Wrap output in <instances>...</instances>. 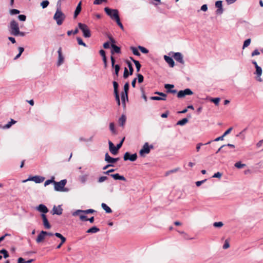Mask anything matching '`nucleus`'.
<instances>
[{
	"label": "nucleus",
	"mask_w": 263,
	"mask_h": 263,
	"mask_svg": "<svg viewBox=\"0 0 263 263\" xmlns=\"http://www.w3.org/2000/svg\"><path fill=\"white\" fill-rule=\"evenodd\" d=\"M119 160V158H114L111 157L108 153H106L105 155V161L109 163H115Z\"/></svg>",
	"instance_id": "ddd939ff"
},
{
	"label": "nucleus",
	"mask_w": 263,
	"mask_h": 263,
	"mask_svg": "<svg viewBox=\"0 0 263 263\" xmlns=\"http://www.w3.org/2000/svg\"><path fill=\"white\" fill-rule=\"evenodd\" d=\"M9 28L11 34L17 36V34L18 33V30H20L17 22L14 20H12L10 23Z\"/></svg>",
	"instance_id": "f03ea898"
},
{
	"label": "nucleus",
	"mask_w": 263,
	"mask_h": 263,
	"mask_svg": "<svg viewBox=\"0 0 263 263\" xmlns=\"http://www.w3.org/2000/svg\"><path fill=\"white\" fill-rule=\"evenodd\" d=\"M130 74H129V72L128 71V69H127V68L125 67L124 68V73H123V77L124 79H126L127 78H128V77L129 76Z\"/></svg>",
	"instance_id": "3c124183"
},
{
	"label": "nucleus",
	"mask_w": 263,
	"mask_h": 263,
	"mask_svg": "<svg viewBox=\"0 0 263 263\" xmlns=\"http://www.w3.org/2000/svg\"><path fill=\"white\" fill-rule=\"evenodd\" d=\"M221 176H222V173L218 172L214 174V175L213 176V177L220 178Z\"/></svg>",
	"instance_id": "e2e57ef3"
},
{
	"label": "nucleus",
	"mask_w": 263,
	"mask_h": 263,
	"mask_svg": "<svg viewBox=\"0 0 263 263\" xmlns=\"http://www.w3.org/2000/svg\"><path fill=\"white\" fill-rule=\"evenodd\" d=\"M10 13L11 15L17 14L20 13V11L17 9H13L10 10Z\"/></svg>",
	"instance_id": "603ef678"
},
{
	"label": "nucleus",
	"mask_w": 263,
	"mask_h": 263,
	"mask_svg": "<svg viewBox=\"0 0 263 263\" xmlns=\"http://www.w3.org/2000/svg\"><path fill=\"white\" fill-rule=\"evenodd\" d=\"M62 212H63V209H62L61 205H59L58 206H56L55 205H54L53 207V209H52V214L53 215L56 214V215H60L62 214Z\"/></svg>",
	"instance_id": "6ab92c4d"
},
{
	"label": "nucleus",
	"mask_w": 263,
	"mask_h": 263,
	"mask_svg": "<svg viewBox=\"0 0 263 263\" xmlns=\"http://www.w3.org/2000/svg\"><path fill=\"white\" fill-rule=\"evenodd\" d=\"M110 41L111 42V47L112 48V50L111 51V53L112 54H114V53H120L121 52L120 48L116 45L114 44L115 43V40L112 37H109Z\"/></svg>",
	"instance_id": "9d476101"
},
{
	"label": "nucleus",
	"mask_w": 263,
	"mask_h": 263,
	"mask_svg": "<svg viewBox=\"0 0 263 263\" xmlns=\"http://www.w3.org/2000/svg\"><path fill=\"white\" fill-rule=\"evenodd\" d=\"M150 99L152 100H165V98H161V97L157 96L151 97Z\"/></svg>",
	"instance_id": "6e6d98bb"
},
{
	"label": "nucleus",
	"mask_w": 263,
	"mask_h": 263,
	"mask_svg": "<svg viewBox=\"0 0 263 263\" xmlns=\"http://www.w3.org/2000/svg\"><path fill=\"white\" fill-rule=\"evenodd\" d=\"M77 40L78 41V43L79 45L83 46L84 47L87 46L86 44L83 41L81 37H78L77 38Z\"/></svg>",
	"instance_id": "ea45409f"
},
{
	"label": "nucleus",
	"mask_w": 263,
	"mask_h": 263,
	"mask_svg": "<svg viewBox=\"0 0 263 263\" xmlns=\"http://www.w3.org/2000/svg\"><path fill=\"white\" fill-rule=\"evenodd\" d=\"M115 74L117 77H118L119 75V72L120 69V66L119 65H116L115 66Z\"/></svg>",
	"instance_id": "79ce46f5"
},
{
	"label": "nucleus",
	"mask_w": 263,
	"mask_h": 263,
	"mask_svg": "<svg viewBox=\"0 0 263 263\" xmlns=\"http://www.w3.org/2000/svg\"><path fill=\"white\" fill-rule=\"evenodd\" d=\"M230 247L229 242L228 240H226L224 242V243L223 246V249H227Z\"/></svg>",
	"instance_id": "052dcab7"
},
{
	"label": "nucleus",
	"mask_w": 263,
	"mask_h": 263,
	"mask_svg": "<svg viewBox=\"0 0 263 263\" xmlns=\"http://www.w3.org/2000/svg\"><path fill=\"white\" fill-rule=\"evenodd\" d=\"M41 217L43 219V225L44 227L47 229H49L51 228V225L50 224L48 220L47 219V216L44 214H41Z\"/></svg>",
	"instance_id": "2eb2a0df"
},
{
	"label": "nucleus",
	"mask_w": 263,
	"mask_h": 263,
	"mask_svg": "<svg viewBox=\"0 0 263 263\" xmlns=\"http://www.w3.org/2000/svg\"><path fill=\"white\" fill-rule=\"evenodd\" d=\"M226 147V145H222L217 151V152H216V154H217L218 153H219V152L221 151L223 153H227V151H226V150H224V148Z\"/></svg>",
	"instance_id": "5fc2aeb1"
},
{
	"label": "nucleus",
	"mask_w": 263,
	"mask_h": 263,
	"mask_svg": "<svg viewBox=\"0 0 263 263\" xmlns=\"http://www.w3.org/2000/svg\"><path fill=\"white\" fill-rule=\"evenodd\" d=\"M101 206L107 213H110L112 212L111 209L106 204L102 203L101 204Z\"/></svg>",
	"instance_id": "cd10ccee"
},
{
	"label": "nucleus",
	"mask_w": 263,
	"mask_h": 263,
	"mask_svg": "<svg viewBox=\"0 0 263 263\" xmlns=\"http://www.w3.org/2000/svg\"><path fill=\"white\" fill-rule=\"evenodd\" d=\"M100 231V229L98 228L97 227L94 226L92 228L88 229L86 231L87 233H96Z\"/></svg>",
	"instance_id": "bb28decb"
},
{
	"label": "nucleus",
	"mask_w": 263,
	"mask_h": 263,
	"mask_svg": "<svg viewBox=\"0 0 263 263\" xmlns=\"http://www.w3.org/2000/svg\"><path fill=\"white\" fill-rule=\"evenodd\" d=\"M154 146L153 145H149L147 142L144 144L142 148L139 152L141 156H143L144 154H148L149 153L151 149H153Z\"/></svg>",
	"instance_id": "423d86ee"
},
{
	"label": "nucleus",
	"mask_w": 263,
	"mask_h": 263,
	"mask_svg": "<svg viewBox=\"0 0 263 263\" xmlns=\"http://www.w3.org/2000/svg\"><path fill=\"white\" fill-rule=\"evenodd\" d=\"M137 158V155L136 153L131 155L128 152H126L123 157L124 161L129 160L132 162L136 161Z\"/></svg>",
	"instance_id": "1a4fd4ad"
},
{
	"label": "nucleus",
	"mask_w": 263,
	"mask_h": 263,
	"mask_svg": "<svg viewBox=\"0 0 263 263\" xmlns=\"http://www.w3.org/2000/svg\"><path fill=\"white\" fill-rule=\"evenodd\" d=\"M54 177L52 176L50 179L47 180L45 183H44V186H46L47 185H49L50 183H53L54 182Z\"/></svg>",
	"instance_id": "473e14b6"
},
{
	"label": "nucleus",
	"mask_w": 263,
	"mask_h": 263,
	"mask_svg": "<svg viewBox=\"0 0 263 263\" xmlns=\"http://www.w3.org/2000/svg\"><path fill=\"white\" fill-rule=\"evenodd\" d=\"M66 183H67L66 179H63L59 182L54 181V190L56 191H59V192L67 191V190L64 187Z\"/></svg>",
	"instance_id": "7ed1b4c3"
},
{
	"label": "nucleus",
	"mask_w": 263,
	"mask_h": 263,
	"mask_svg": "<svg viewBox=\"0 0 263 263\" xmlns=\"http://www.w3.org/2000/svg\"><path fill=\"white\" fill-rule=\"evenodd\" d=\"M251 43V39H248L247 40H246L244 43H243V49L245 48L246 47H248V46H249V45Z\"/></svg>",
	"instance_id": "a18cd8bd"
},
{
	"label": "nucleus",
	"mask_w": 263,
	"mask_h": 263,
	"mask_svg": "<svg viewBox=\"0 0 263 263\" xmlns=\"http://www.w3.org/2000/svg\"><path fill=\"white\" fill-rule=\"evenodd\" d=\"M164 59L171 67H173L174 66L175 63L172 58L167 55H164Z\"/></svg>",
	"instance_id": "412c9836"
},
{
	"label": "nucleus",
	"mask_w": 263,
	"mask_h": 263,
	"mask_svg": "<svg viewBox=\"0 0 263 263\" xmlns=\"http://www.w3.org/2000/svg\"><path fill=\"white\" fill-rule=\"evenodd\" d=\"M0 254H3L5 258H7L9 256L8 251L5 249L0 250Z\"/></svg>",
	"instance_id": "e433bc0d"
},
{
	"label": "nucleus",
	"mask_w": 263,
	"mask_h": 263,
	"mask_svg": "<svg viewBox=\"0 0 263 263\" xmlns=\"http://www.w3.org/2000/svg\"><path fill=\"white\" fill-rule=\"evenodd\" d=\"M215 6L217 8L216 11L217 14H221L223 13V10L222 8V1H218L215 3Z\"/></svg>",
	"instance_id": "4468645a"
},
{
	"label": "nucleus",
	"mask_w": 263,
	"mask_h": 263,
	"mask_svg": "<svg viewBox=\"0 0 263 263\" xmlns=\"http://www.w3.org/2000/svg\"><path fill=\"white\" fill-rule=\"evenodd\" d=\"M36 210L38 211L43 213L42 214H45L48 212V209L46 207V205L43 204H39L36 207Z\"/></svg>",
	"instance_id": "a211bd4d"
},
{
	"label": "nucleus",
	"mask_w": 263,
	"mask_h": 263,
	"mask_svg": "<svg viewBox=\"0 0 263 263\" xmlns=\"http://www.w3.org/2000/svg\"><path fill=\"white\" fill-rule=\"evenodd\" d=\"M138 48L143 53H147L148 52V50L146 48H144V47L139 46Z\"/></svg>",
	"instance_id": "8fccbe9b"
},
{
	"label": "nucleus",
	"mask_w": 263,
	"mask_h": 263,
	"mask_svg": "<svg viewBox=\"0 0 263 263\" xmlns=\"http://www.w3.org/2000/svg\"><path fill=\"white\" fill-rule=\"evenodd\" d=\"M18 18L21 21H25L26 20V16L25 15L21 14L18 16Z\"/></svg>",
	"instance_id": "13d9d810"
},
{
	"label": "nucleus",
	"mask_w": 263,
	"mask_h": 263,
	"mask_svg": "<svg viewBox=\"0 0 263 263\" xmlns=\"http://www.w3.org/2000/svg\"><path fill=\"white\" fill-rule=\"evenodd\" d=\"M107 0H95L93 1L94 5H101L103 2H106Z\"/></svg>",
	"instance_id": "4d7b16f0"
},
{
	"label": "nucleus",
	"mask_w": 263,
	"mask_h": 263,
	"mask_svg": "<svg viewBox=\"0 0 263 263\" xmlns=\"http://www.w3.org/2000/svg\"><path fill=\"white\" fill-rule=\"evenodd\" d=\"M109 129L112 133H114V134L116 133V131L115 130V125H114V123L112 122L109 124Z\"/></svg>",
	"instance_id": "49530a36"
},
{
	"label": "nucleus",
	"mask_w": 263,
	"mask_h": 263,
	"mask_svg": "<svg viewBox=\"0 0 263 263\" xmlns=\"http://www.w3.org/2000/svg\"><path fill=\"white\" fill-rule=\"evenodd\" d=\"M65 18V14L59 10H57L56 12L53 16V19L56 21V22L58 25H61L63 23L64 20Z\"/></svg>",
	"instance_id": "20e7f679"
},
{
	"label": "nucleus",
	"mask_w": 263,
	"mask_h": 263,
	"mask_svg": "<svg viewBox=\"0 0 263 263\" xmlns=\"http://www.w3.org/2000/svg\"><path fill=\"white\" fill-rule=\"evenodd\" d=\"M81 5H82L81 2H80L79 3V4H78V5L76 7V9L74 11V15H73L74 18H76L77 17V16L80 13L81 9H82Z\"/></svg>",
	"instance_id": "4be33fe9"
},
{
	"label": "nucleus",
	"mask_w": 263,
	"mask_h": 263,
	"mask_svg": "<svg viewBox=\"0 0 263 263\" xmlns=\"http://www.w3.org/2000/svg\"><path fill=\"white\" fill-rule=\"evenodd\" d=\"M129 86V83L127 82L124 84V92L123 93L128 94Z\"/></svg>",
	"instance_id": "09e8293b"
},
{
	"label": "nucleus",
	"mask_w": 263,
	"mask_h": 263,
	"mask_svg": "<svg viewBox=\"0 0 263 263\" xmlns=\"http://www.w3.org/2000/svg\"><path fill=\"white\" fill-rule=\"evenodd\" d=\"M263 144V139L259 141L256 144V146L257 148H259L262 146Z\"/></svg>",
	"instance_id": "774afa93"
},
{
	"label": "nucleus",
	"mask_w": 263,
	"mask_h": 263,
	"mask_svg": "<svg viewBox=\"0 0 263 263\" xmlns=\"http://www.w3.org/2000/svg\"><path fill=\"white\" fill-rule=\"evenodd\" d=\"M104 11L112 19H115V14H119V12L117 9H111L108 7H105Z\"/></svg>",
	"instance_id": "9b49d317"
},
{
	"label": "nucleus",
	"mask_w": 263,
	"mask_h": 263,
	"mask_svg": "<svg viewBox=\"0 0 263 263\" xmlns=\"http://www.w3.org/2000/svg\"><path fill=\"white\" fill-rule=\"evenodd\" d=\"M130 59L133 61V62L134 63V64H135V65L136 66L137 71L139 72L140 71V68L141 67V65L140 64L139 62L138 61L134 60L132 58H130Z\"/></svg>",
	"instance_id": "c85d7f7f"
},
{
	"label": "nucleus",
	"mask_w": 263,
	"mask_h": 263,
	"mask_svg": "<svg viewBox=\"0 0 263 263\" xmlns=\"http://www.w3.org/2000/svg\"><path fill=\"white\" fill-rule=\"evenodd\" d=\"M115 99L116 101L117 102L118 106L120 105V97L118 93H115Z\"/></svg>",
	"instance_id": "bf43d9fd"
},
{
	"label": "nucleus",
	"mask_w": 263,
	"mask_h": 263,
	"mask_svg": "<svg viewBox=\"0 0 263 263\" xmlns=\"http://www.w3.org/2000/svg\"><path fill=\"white\" fill-rule=\"evenodd\" d=\"M108 179V178L106 176H101L99 178L98 180V182L99 183H102L104 182V181Z\"/></svg>",
	"instance_id": "864d4df0"
},
{
	"label": "nucleus",
	"mask_w": 263,
	"mask_h": 263,
	"mask_svg": "<svg viewBox=\"0 0 263 263\" xmlns=\"http://www.w3.org/2000/svg\"><path fill=\"white\" fill-rule=\"evenodd\" d=\"M110 176L112 177L115 180H120L125 181L126 180V178L123 176H121L118 173L111 174Z\"/></svg>",
	"instance_id": "5701e85b"
},
{
	"label": "nucleus",
	"mask_w": 263,
	"mask_h": 263,
	"mask_svg": "<svg viewBox=\"0 0 263 263\" xmlns=\"http://www.w3.org/2000/svg\"><path fill=\"white\" fill-rule=\"evenodd\" d=\"M126 117L124 115H122L119 119V124L121 126H124L126 122Z\"/></svg>",
	"instance_id": "b1692460"
},
{
	"label": "nucleus",
	"mask_w": 263,
	"mask_h": 263,
	"mask_svg": "<svg viewBox=\"0 0 263 263\" xmlns=\"http://www.w3.org/2000/svg\"><path fill=\"white\" fill-rule=\"evenodd\" d=\"M115 20H116L117 24L119 25V26L120 27V28L122 30H124V27L122 25V24L121 23V21H120V17H119V14H115Z\"/></svg>",
	"instance_id": "393cba45"
},
{
	"label": "nucleus",
	"mask_w": 263,
	"mask_h": 263,
	"mask_svg": "<svg viewBox=\"0 0 263 263\" xmlns=\"http://www.w3.org/2000/svg\"><path fill=\"white\" fill-rule=\"evenodd\" d=\"M112 83H113V86H114V93H118V86H119L118 83L116 81H114L112 82Z\"/></svg>",
	"instance_id": "4c0bfd02"
},
{
	"label": "nucleus",
	"mask_w": 263,
	"mask_h": 263,
	"mask_svg": "<svg viewBox=\"0 0 263 263\" xmlns=\"http://www.w3.org/2000/svg\"><path fill=\"white\" fill-rule=\"evenodd\" d=\"M174 58L176 61L178 62L179 63L183 64L184 61L183 59V55L180 52H176L174 53L173 55Z\"/></svg>",
	"instance_id": "dca6fc26"
},
{
	"label": "nucleus",
	"mask_w": 263,
	"mask_h": 263,
	"mask_svg": "<svg viewBox=\"0 0 263 263\" xmlns=\"http://www.w3.org/2000/svg\"><path fill=\"white\" fill-rule=\"evenodd\" d=\"M188 122V119L187 118H183L181 120H179L177 122V125H184Z\"/></svg>",
	"instance_id": "2f4dec72"
},
{
	"label": "nucleus",
	"mask_w": 263,
	"mask_h": 263,
	"mask_svg": "<svg viewBox=\"0 0 263 263\" xmlns=\"http://www.w3.org/2000/svg\"><path fill=\"white\" fill-rule=\"evenodd\" d=\"M223 226V223L221 222H215L213 223V226L216 228H221Z\"/></svg>",
	"instance_id": "c03bdc74"
},
{
	"label": "nucleus",
	"mask_w": 263,
	"mask_h": 263,
	"mask_svg": "<svg viewBox=\"0 0 263 263\" xmlns=\"http://www.w3.org/2000/svg\"><path fill=\"white\" fill-rule=\"evenodd\" d=\"M174 87V85L173 84H165V85H164V88L165 89H166L167 90L171 89V88H173Z\"/></svg>",
	"instance_id": "680f3d73"
},
{
	"label": "nucleus",
	"mask_w": 263,
	"mask_h": 263,
	"mask_svg": "<svg viewBox=\"0 0 263 263\" xmlns=\"http://www.w3.org/2000/svg\"><path fill=\"white\" fill-rule=\"evenodd\" d=\"M78 26L83 32V35L84 37L89 38L91 36L90 31L86 24L79 23H78Z\"/></svg>",
	"instance_id": "39448f33"
},
{
	"label": "nucleus",
	"mask_w": 263,
	"mask_h": 263,
	"mask_svg": "<svg viewBox=\"0 0 263 263\" xmlns=\"http://www.w3.org/2000/svg\"><path fill=\"white\" fill-rule=\"evenodd\" d=\"M109 149L110 153L113 155H116L118 153L119 149L117 146H115L114 144L110 141H108Z\"/></svg>",
	"instance_id": "f3484780"
},
{
	"label": "nucleus",
	"mask_w": 263,
	"mask_h": 263,
	"mask_svg": "<svg viewBox=\"0 0 263 263\" xmlns=\"http://www.w3.org/2000/svg\"><path fill=\"white\" fill-rule=\"evenodd\" d=\"M58 60L57 62V66H60L61 65H62L64 60V58L62 55V48L60 47L59 48V50H58Z\"/></svg>",
	"instance_id": "f8f14e48"
},
{
	"label": "nucleus",
	"mask_w": 263,
	"mask_h": 263,
	"mask_svg": "<svg viewBox=\"0 0 263 263\" xmlns=\"http://www.w3.org/2000/svg\"><path fill=\"white\" fill-rule=\"evenodd\" d=\"M45 179L44 177L39 176H34L33 177H30L28 178L27 179L23 180V182H26L28 181H33L36 183H40L42 182Z\"/></svg>",
	"instance_id": "0eeeda50"
},
{
	"label": "nucleus",
	"mask_w": 263,
	"mask_h": 263,
	"mask_svg": "<svg viewBox=\"0 0 263 263\" xmlns=\"http://www.w3.org/2000/svg\"><path fill=\"white\" fill-rule=\"evenodd\" d=\"M15 123H16L15 121H14L13 119H11L10 122H9L7 124H6L4 126V128H10L12 126V124H14Z\"/></svg>",
	"instance_id": "c9c22d12"
},
{
	"label": "nucleus",
	"mask_w": 263,
	"mask_h": 263,
	"mask_svg": "<svg viewBox=\"0 0 263 263\" xmlns=\"http://www.w3.org/2000/svg\"><path fill=\"white\" fill-rule=\"evenodd\" d=\"M137 78H138V82L139 83H141L142 82H143L144 78H143V76L141 74L138 73Z\"/></svg>",
	"instance_id": "de8ad7c7"
},
{
	"label": "nucleus",
	"mask_w": 263,
	"mask_h": 263,
	"mask_svg": "<svg viewBox=\"0 0 263 263\" xmlns=\"http://www.w3.org/2000/svg\"><path fill=\"white\" fill-rule=\"evenodd\" d=\"M94 212H95V211L93 209H88L86 210H77L73 212L72 215L73 216L79 215L81 221H88V218L84 214H92Z\"/></svg>",
	"instance_id": "f257e3e1"
},
{
	"label": "nucleus",
	"mask_w": 263,
	"mask_h": 263,
	"mask_svg": "<svg viewBox=\"0 0 263 263\" xmlns=\"http://www.w3.org/2000/svg\"><path fill=\"white\" fill-rule=\"evenodd\" d=\"M128 67L129 68V71H128L129 72V74L130 75H132L133 73L134 69H133V67L132 66V64L129 62H128Z\"/></svg>",
	"instance_id": "37998d69"
},
{
	"label": "nucleus",
	"mask_w": 263,
	"mask_h": 263,
	"mask_svg": "<svg viewBox=\"0 0 263 263\" xmlns=\"http://www.w3.org/2000/svg\"><path fill=\"white\" fill-rule=\"evenodd\" d=\"M88 175H84L79 177V180L82 183H85L88 179Z\"/></svg>",
	"instance_id": "7c9ffc66"
},
{
	"label": "nucleus",
	"mask_w": 263,
	"mask_h": 263,
	"mask_svg": "<svg viewBox=\"0 0 263 263\" xmlns=\"http://www.w3.org/2000/svg\"><path fill=\"white\" fill-rule=\"evenodd\" d=\"M49 4V1L48 0H45L41 3V6L42 7L43 9H45L48 7Z\"/></svg>",
	"instance_id": "f704fd0d"
},
{
	"label": "nucleus",
	"mask_w": 263,
	"mask_h": 263,
	"mask_svg": "<svg viewBox=\"0 0 263 263\" xmlns=\"http://www.w3.org/2000/svg\"><path fill=\"white\" fill-rule=\"evenodd\" d=\"M210 101L212 102H213L216 105H218L220 98H211L210 99Z\"/></svg>",
	"instance_id": "a19ab883"
},
{
	"label": "nucleus",
	"mask_w": 263,
	"mask_h": 263,
	"mask_svg": "<svg viewBox=\"0 0 263 263\" xmlns=\"http://www.w3.org/2000/svg\"><path fill=\"white\" fill-rule=\"evenodd\" d=\"M99 52H100V55L102 57V59L106 58V55H105V52L104 50H103V49L100 50Z\"/></svg>",
	"instance_id": "0e129e2a"
},
{
	"label": "nucleus",
	"mask_w": 263,
	"mask_h": 263,
	"mask_svg": "<svg viewBox=\"0 0 263 263\" xmlns=\"http://www.w3.org/2000/svg\"><path fill=\"white\" fill-rule=\"evenodd\" d=\"M121 99L122 104L124 106H125V99L128 100V94L122 92L121 95Z\"/></svg>",
	"instance_id": "c756f323"
},
{
	"label": "nucleus",
	"mask_w": 263,
	"mask_h": 263,
	"mask_svg": "<svg viewBox=\"0 0 263 263\" xmlns=\"http://www.w3.org/2000/svg\"><path fill=\"white\" fill-rule=\"evenodd\" d=\"M45 234H46V231H42L40 233V234L38 235V236L36 238V241L37 243H40L45 239V236H46Z\"/></svg>",
	"instance_id": "aec40b11"
},
{
	"label": "nucleus",
	"mask_w": 263,
	"mask_h": 263,
	"mask_svg": "<svg viewBox=\"0 0 263 263\" xmlns=\"http://www.w3.org/2000/svg\"><path fill=\"white\" fill-rule=\"evenodd\" d=\"M255 68H256V71L255 72V74H256L258 77L260 78V77L262 74V69L259 66H257L256 67H255ZM258 80L259 81H261V78H259Z\"/></svg>",
	"instance_id": "a878e982"
},
{
	"label": "nucleus",
	"mask_w": 263,
	"mask_h": 263,
	"mask_svg": "<svg viewBox=\"0 0 263 263\" xmlns=\"http://www.w3.org/2000/svg\"><path fill=\"white\" fill-rule=\"evenodd\" d=\"M259 54H260L259 51L257 49H255V50H254L252 52L251 55H252V57H253V56H255V55H259Z\"/></svg>",
	"instance_id": "338daca9"
},
{
	"label": "nucleus",
	"mask_w": 263,
	"mask_h": 263,
	"mask_svg": "<svg viewBox=\"0 0 263 263\" xmlns=\"http://www.w3.org/2000/svg\"><path fill=\"white\" fill-rule=\"evenodd\" d=\"M233 129V127H230L229 129H228L224 133V134L222 135L224 137H225L226 135H228L230 133V132L232 131V130Z\"/></svg>",
	"instance_id": "69168bd1"
},
{
	"label": "nucleus",
	"mask_w": 263,
	"mask_h": 263,
	"mask_svg": "<svg viewBox=\"0 0 263 263\" xmlns=\"http://www.w3.org/2000/svg\"><path fill=\"white\" fill-rule=\"evenodd\" d=\"M235 166L237 168H241L246 166L245 164H242L240 161L237 162L235 164Z\"/></svg>",
	"instance_id": "58836bf2"
},
{
	"label": "nucleus",
	"mask_w": 263,
	"mask_h": 263,
	"mask_svg": "<svg viewBox=\"0 0 263 263\" xmlns=\"http://www.w3.org/2000/svg\"><path fill=\"white\" fill-rule=\"evenodd\" d=\"M130 49L132 50L133 54L135 55L139 56L140 55L138 49L135 47H131Z\"/></svg>",
	"instance_id": "72a5a7b5"
},
{
	"label": "nucleus",
	"mask_w": 263,
	"mask_h": 263,
	"mask_svg": "<svg viewBox=\"0 0 263 263\" xmlns=\"http://www.w3.org/2000/svg\"><path fill=\"white\" fill-rule=\"evenodd\" d=\"M193 94V91L189 88H186L183 90H180L177 93V97L178 98H184L187 95H192Z\"/></svg>",
	"instance_id": "6e6552de"
}]
</instances>
